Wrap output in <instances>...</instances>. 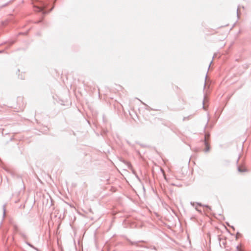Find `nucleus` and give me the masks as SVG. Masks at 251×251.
Masks as SVG:
<instances>
[{
	"label": "nucleus",
	"instance_id": "nucleus-1",
	"mask_svg": "<svg viewBox=\"0 0 251 251\" xmlns=\"http://www.w3.org/2000/svg\"><path fill=\"white\" fill-rule=\"evenodd\" d=\"M38 5H34L33 7L35 8V10L37 12H42L43 14H46L47 13L46 8L48 6V4L43 1H39Z\"/></svg>",
	"mask_w": 251,
	"mask_h": 251
},
{
	"label": "nucleus",
	"instance_id": "nucleus-2",
	"mask_svg": "<svg viewBox=\"0 0 251 251\" xmlns=\"http://www.w3.org/2000/svg\"><path fill=\"white\" fill-rule=\"evenodd\" d=\"M210 134L208 132H205L204 133V139L203 140L204 145L205 146V148L204 150V152H207L209 151L210 150V144L209 140L210 139Z\"/></svg>",
	"mask_w": 251,
	"mask_h": 251
},
{
	"label": "nucleus",
	"instance_id": "nucleus-3",
	"mask_svg": "<svg viewBox=\"0 0 251 251\" xmlns=\"http://www.w3.org/2000/svg\"><path fill=\"white\" fill-rule=\"evenodd\" d=\"M18 234L23 238L24 241L27 240L28 238V236L24 231L20 230V231L19 232Z\"/></svg>",
	"mask_w": 251,
	"mask_h": 251
},
{
	"label": "nucleus",
	"instance_id": "nucleus-4",
	"mask_svg": "<svg viewBox=\"0 0 251 251\" xmlns=\"http://www.w3.org/2000/svg\"><path fill=\"white\" fill-rule=\"evenodd\" d=\"M124 162L125 164H126L127 166V168L129 169H130L132 170V173L134 174H135V171L132 168V166L131 165V164L129 163V162H128L127 161H124Z\"/></svg>",
	"mask_w": 251,
	"mask_h": 251
},
{
	"label": "nucleus",
	"instance_id": "nucleus-5",
	"mask_svg": "<svg viewBox=\"0 0 251 251\" xmlns=\"http://www.w3.org/2000/svg\"><path fill=\"white\" fill-rule=\"evenodd\" d=\"M14 231L15 233H19V232L21 230L19 229L18 226L16 225H14L13 226Z\"/></svg>",
	"mask_w": 251,
	"mask_h": 251
},
{
	"label": "nucleus",
	"instance_id": "nucleus-6",
	"mask_svg": "<svg viewBox=\"0 0 251 251\" xmlns=\"http://www.w3.org/2000/svg\"><path fill=\"white\" fill-rule=\"evenodd\" d=\"M238 171L239 172H245L247 170L246 169H242L240 167H238Z\"/></svg>",
	"mask_w": 251,
	"mask_h": 251
},
{
	"label": "nucleus",
	"instance_id": "nucleus-7",
	"mask_svg": "<svg viewBox=\"0 0 251 251\" xmlns=\"http://www.w3.org/2000/svg\"><path fill=\"white\" fill-rule=\"evenodd\" d=\"M2 208H3V216H4L5 215V212H6V205L4 204L2 206Z\"/></svg>",
	"mask_w": 251,
	"mask_h": 251
},
{
	"label": "nucleus",
	"instance_id": "nucleus-8",
	"mask_svg": "<svg viewBox=\"0 0 251 251\" xmlns=\"http://www.w3.org/2000/svg\"><path fill=\"white\" fill-rule=\"evenodd\" d=\"M138 242H132V241H130V244L131 245H137V244H138Z\"/></svg>",
	"mask_w": 251,
	"mask_h": 251
},
{
	"label": "nucleus",
	"instance_id": "nucleus-9",
	"mask_svg": "<svg viewBox=\"0 0 251 251\" xmlns=\"http://www.w3.org/2000/svg\"><path fill=\"white\" fill-rule=\"evenodd\" d=\"M25 243L28 246H30L31 244L28 242L27 240L24 241Z\"/></svg>",
	"mask_w": 251,
	"mask_h": 251
},
{
	"label": "nucleus",
	"instance_id": "nucleus-10",
	"mask_svg": "<svg viewBox=\"0 0 251 251\" xmlns=\"http://www.w3.org/2000/svg\"><path fill=\"white\" fill-rule=\"evenodd\" d=\"M30 247L33 248V249L36 250V251H38V249L35 247L34 246H33L32 244L30 245V246H29Z\"/></svg>",
	"mask_w": 251,
	"mask_h": 251
},
{
	"label": "nucleus",
	"instance_id": "nucleus-11",
	"mask_svg": "<svg viewBox=\"0 0 251 251\" xmlns=\"http://www.w3.org/2000/svg\"><path fill=\"white\" fill-rule=\"evenodd\" d=\"M239 235H240V233L239 232H237V234H236V239H238V236H239Z\"/></svg>",
	"mask_w": 251,
	"mask_h": 251
},
{
	"label": "nucleus",
	"instance_id": "nucleus-12",
	"mask_svg": "<svg viewBox=\"0 0 251 251\" xmlns=\"http://www.w3.org/2000/svg\"><path fill=\"white\" fill-rule=\"evenodd\" d=\"M239 235H240V233L239 232H237V234H236V239H238V236H239Z\"/></svg>",
	"mask_w": 251,
	"mask_h": 251
},
{
	"label": "nucleus",
	"instance_id": "nucleus-13",
	"mask_svg": "<svg viewBox=\"0 0 251 251\" xmlns=\"http://www.w3.org/2000/svg\"><path fill=\"white\" fill-rule=\"evenodd\" d=\"M126 143L130 146H132V145L128 141H126Z\"/></svg>",
	"mask_w": 251,
	"mask_h": 251
},
{
	"label": "nucleus",
	"instance_id": "nucleus-14",
	"mask_svg": "<svg viewBox=\"0 0 251 251\" xmlns=\"http://www.w3.org/2000/svg\"><path fill=\"white\" fill-rule=\"evenodd\" d=\"M236 251H240L239 250V247L238 246L236 247Z\"/></svg>",
	"mask_w": 251,
	"mask_h": 251
},
{
	"label": "nucleus",
	"instance_id": "nucleus-15",
	"mask_svg": "<svg viewBox=\"0 0 251 251\" xmlns=\"http://www.w3.org/2000/svg\"><path fill=\"white\" fill-rule=\"evenodd\" d=\"M161 171H162V172H163V175H164V178H165V179H166V176H165V174H164V172L163 171V170H162V169H161Z\"/></svg>",
	"mask_w": 251,
	"mask_h": 251
},
{
	"label": "nucleus",
	"instance_id": "nucleus-16",
	"mask_svg": "<svg viewBox=\"0 0 251 251\" xmlns=\"http://www.w3.org/2000/svg\"><path fill=\"white\" fill-rule=\"evenodd\" d=\"M205 207H206L207 208H208L209 209H210V206H209L208 205H204Z\"/></svg>",
	"mask_w": 251,
	"mask_h": 251
},
{
	"label": "nucleus",
	"instance_id": "nucleus-17",
	"mask_svg": "<svg viewBox=\"0 0 251 251\" xmlns=\"http://www.w3.org/2000/svg\"><path fill=\"white\" fill-rule=\"evenodd\" d=\"M204 100H203V108L204 109H205V106H204Z\"/></svg>",
	"mask_w": 251,
	"mask_h": 251
},
{
	"label": "nucleus",
	"instance_id": "nucleus-18",
	"mask_svg": "<svg viewBox=\"0 0 251 251\" xmlns=\"http://www.w3.org/2000/svg\"><path fill=\"white\" fill-rule=\"evenodd\" d=\"M206 78H207V75H206L205 76V82H206ZM205 83H204V86H205Z\"/></svg>",
	"mask_w": 251,
	"mask_h": 251
},
{
	"label": "nucleus",
	"instance_id": "nucleus-19",
	"mask_svg": "<svg viewBox=\"0 0 251 251\" xmlns=\"http://www.w3.org/2000/svg\"><path fill=\"white\" fill-rule=\"evenodd\" d=\"M4 52V50H0V53H3Z\"/></svg>",
	"mask_w": 251,
	"mask_h": 251
},
{
	"label": "nucleus",
	"instance_id": "nucleus-20",
	"mask_svg": "<svg viewBox=\"0 0 251 251\" xmlns=\"http://www.w3.org/2000/svg\"><path fill=\"white\" fill-rule=\"evenodd\" d=\"M237 16H238V9H237Z\"/></svg>",
	"mask_w": 251,
	"mask_h": 251
},
{
	"label": "nucleus",
	"instance_id": "nucleus-21",
	"mask_svg": "<svg viewBox=\"0 0 251 251\" xmlns=\"http://www.w3.org/2000/svg\"><path fill=\"white\" fill-rule=\"evenodd\" d=\"M1 24H2V25H3V26L4 25V22H2Z\"/></svg>",
	"mask_w": 251,
	"mask_h": 251
},
{
	"label": "nucleus",
	"instance_id": "nucleus-22",
	"mask_svg": "<svg viewBox=\"0 0 251 251\" xmlns=\"http://www.w3.org/2000/svg\"><path fill=\"white\" fill-rule=\"evenodd\" d=\"M8 3H6L5 4H4V5L2 6V7L3 6H6L7 5Z\"/></svg>",
	"mask_w": 251,
	"mask_h": 251
},
{
	"label": "nucleus",
	"instance_id": "nucleus-23",
	"mask_svg": "<svg viewBox=\"0 0 251 251\" xmlns=\"http://www.w3.org/2000/svg\"><path fill=\"white\" fill-rule=\"evenodd\" d=\"M14 43L13 42H11L10 45H12Z\"/></svg>",
	"mask_w": 251,
	"mask_h": 251
},
{
	"label": "nucleus",
	"instance_id": "nucleus-24",
	"mask_svg": "<svg viewBox=\"0 0 251 251\" xmlns=\"http://www.w3.org/2000/svg\"><path fill=\"white\" fill-rule=\"evenodd\" d=\"M239 159V157L238 158V160H237V163H238Z\"/></svg>",
	"mask_w": 251,
	"mask_h": 251
},
{
	"label": "nucleus",
	"instance_id": "nucleus-25",
	"mask_svg": "<svg viewBox=\"0 0 251 251\" xmlns=\"http://www.w3.org/2000/svg\"><path fill=\"white\" fill-rule=\"evenodd\" d=\"M199 151V149H197L196 151Z\"/></svg>",
	"mask_w": 251,
	"mask_h": 251
},
{
	"label": "nucleus",
	"instance_id": "nucleus-26",
	"mask_svg": "<svg viewBox=\"0 0 251 251\" xmlns=\"http://www.w3.org/2000/svg\"><path fill=\"white\" fill-rule=\"evenodd\" d=\"M40 22H41V21H39L38 22V23H40Z\"/></svg>",
	"mask_w": 251,
	"mask_h": 251
}]
</instances>
